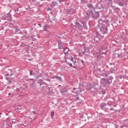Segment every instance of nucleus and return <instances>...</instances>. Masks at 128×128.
<instances>
[{
    "label": "nucleus",
    "mask_w": 128,
    "mask_h": 128,
    "mask_svg": "<svg viewBox=\"0 0 128 128\" xmlns=\"http://www.w3.org/2000/svg\"><path fill=\"white\" fill-rule=\"evenodd\" d=\"M113 79L114 78L112 77V76H110V78L108 79L102 78V79H101L100 80L101 84H102L104 86H110V84H112V82Z\"/></svg>",
    "instance_id": "obj_1"
},
{
    "label": "nucleus",
    "mask_w": 128,
    "mask_h": 128,
    "mask_svg": "<svg viewBox=\"0 0 128 128\" xmlns=\"http://www.w3.org/2000/svg\"><path fill=\"white\" fill-rule=\"evenodd\" d=\"M66 58L67 64H70V66H72V62H74V58H72V56L70 54H67L66 55Z\"/></svg>",
    "instance_id": "obj_2"
},
{
    "label": "nucleus",
    "mask_w": 128,
    "mask_h": 128,
    "mask_svg": "<svg viewBox=\"0 0 128 128\" xmlns=\"http://www.w3.org/2000/svg\"><path fill=\"white\" fill-rule=\"evenodd\" d=\"M92 17L94 20H98V18H100V13H98V12H95L94 13H92Z\"/></svg>",
    "instance_id": "obj_3"
},
{
    "label": "nucleus",
    "mask_w": 128,
    "mask_h": 128,
    "mask_svg": "<svg viewBox=\"0 0 128 128\" xmlns=\"http://www.w3.org/2000/svg\"><path fill=\"white\" fill-rule=\"evenodd\" d=\"M100 108L101 110H105V111H106L108 110V104H106L104 102L100 104Z\"/></svg>",
    "instance_id": "obj_4"
},
{
    "label": "nucleus",
    "mask_w": 128,
    "mask_h": 128,
    "mask_svg": "<svg viewBox=\"0 0 128 128\" xmlns=\"http://www.w3.org/2000/svg\"><path fill=\"white\" fill-rule=\"evenodd\" d=\"M100 32L103 34H104L108 32V27L106 26H102L100 28Z\"/></svg>",
    "instance_id": "obj_5"
},
{
    "label": "nucleus",
    "mask_w": 128,
    "mask_h": 128,
    "mask_svg": "<svg viewBox=\"0 0 128 128\" xmlns=\"http://www.w3.org/2000/svg\"><path fill=\"white\" fill-rule=\"evenodd\" d=\"M100 38L101 36H100V34L96 33L94 38V42H98L100 40Z\"/></svg>",
    "instance_id": "obj_6"
},
{
    "label": "nucleus",
    "mask_w": 128,
    "mask_h": 128,
    "mask_svg": "<svg viewBox=\"0 0 128 128\" xmlns=\"http://www.w3.org/2000/svg\"><path fill=\"white\" fill-rule=\"evenodd\" d=\"M98 22L99 24H102L104 22H105V24H108V20H104L103 18H102L98 20Z\"/></svg>",
    "instance_id": "obj_7"
},
{
    "label": "nucleus",
    "mask_w": 128,
    "mask_h": 128,
    "mask_svg": "<svg viewBox=\"0 0 128 128\" xmlns=\"http://www.w3.org/2000/svg\"><path fill=\"white\" fill-rule=\"evenodd\" d=\"M81 26H82V28H84V30H88L86 22H81Z\"/></svg>",
    "instance_id": "obj_8"
},
{
    "label": "nucleus",
    "mask_w": 128,
    "mask_h": 128,
    "mask_svg": "<svg viewBox=\"0 0 128 128\" xmlns=\"http://www.w3.org/2000/svg\"><path fill=\"white\" fill-rule=\"evenodd\" d=\"M110 72L106 71V72H102V76H104V78H107V76H110Z\"/></svg>",
    "instance_id": "obj_9"
},
{
    "label": "nucleus",
    "mask_w": 128,
    "mask_h": 128,
    "mask_svg": "<svg viewBox=\"0 0 128 128\" xmlns=\"http://www.w3.org/2000/svg\"><path fill=\"white\" fill-rule=\"evenodd\" d=\"M92 88V84H88L86 86V90H91Z\"/></svg>",
    "instance_id": "obj_10"
},
{
    "label": "nucleus",
    "mask_w": 128,
    "mask_h": 128,
    "mask_svg": "<svg viewBox=\"0 0 128 128\" xmlns=\"http://www.w3.org/2000/svg\"><path fill=\"white\" fill-rule=\"evenodd\" d=\"M106 2L110 6L112 5V0H106Z\"/></svg>",
    "instance_id": "obj_11"
},
{
    "label": "nucleus",
    "mask_w": 128,
    "mask_h": 128,
    "mask_svg": "<svg viewBox=\"0 0 128 128\" xmlns=\"http://www.w3.org/2000/svg\"><path fill=\"white\" fill-rule=\"evenodd\" d=\"M58 46V48L60 50H62V49L64 48V46L61 43H59Z\"/></svg>",
    "instance_id": "obj_12"
},
{
    "label": "nucleus",
    "mask_w": 128,
    "mask_h": 128,
    "mask_svg": "<svg viewBox=\"0 0 128 128\" xmlns=\"http://www.w3.org/2000/svg\"><path fill=\"white\" fill-rule=\"evenodd\" d=\"M107 104L109 106H112V102L110 100H108L107 102Z\"/></svg>",
    "instance_id": "obj_13"
},
{
    "label": "nucleus",
    "mask_w": 128,
    "mask_h": 128,
    "mask_svg": "<svg viewBox=\"0 0 128 128\" xmlns=\"http://www.w3.org/2000/svg\"><path fill=\"white\" fill-rule=\"evenodd\" d=\"M50 26H48V25H46L44 26V31L46 32V30H48V28H50Z\"/></svg>",
    "instance_id": "obj_14"
},
{
    "label": "nucleus",
    "mask_w": 128,
    "mask_h": 128,
    "mask_svg": "<svg viewBox=\"0 0 128 128\" xmlns=\"http://www.w3.org/2000/svg\"><path fill=\"white\" fill-rule=\"evenodd\" d=\"M67 64V66H66ZM68 66H69L68 64V63H66V62H64V64L62 65V68H67Z\"/></svg>",
    "instance_id": "obj_15"
},
{
    "label": "nucleus",
    "mask_w": 128,
    "mask_h": 128,
    "mask_svg": "<svg viewBox=\"0 0 128 128\" xmlns=\"http://www.w3.org/2000/svg\"><path fill=\"white\" fill-rule=\"evenodd\" d=\"M104 50V49H100L99 50V52L101 54H106V51L104 52H102V50Z\"/></svg>",
    "instance_id": "obj_16"
},
{
    "label": "nucleus",
    "mask_w": 128,
    "mask_h": 128,
    "mask_svg": "<svg viewBox=\"0 0 128 128\" xmlns=\"http://www.w3.org/2000/svg\"><path fill=\"white\" fill-rule=\"evenodd\" d=\"M88 8H94V6H92V4H88Z\"/></svg>",
    "instance_id": "obj_17"
},
{
    "label": "nucleus",
    "mask_w": 128,
    "mask_h": 128,
    "mask_svg": "<svg viewBox=\"0 0 128 128\" xmlns=\"http://www.w3.org/2000/svg\"><path fill=\"white\" fill-rule=\"evenodd\" d=\"M118 4L120 6H124V4L122 2H119L118 3Z\"/></svg>",
    "instance_id": "obj_18"
},
{
    "label": "nucleus",
    "mask_w": 128,
    "mask_h": 128,
    "mask_svg": "<svg viewBox=\"0 0 128 128\" xmlns=\"http://www.w3.org/2000/svg\"><path fill=\"white\" fill-rule=\"evenodd\" d=\"M64 54H68V48H66L64 50Z\"/></svg>",
    "instance_id": "obj_19"
},
{
    "label": "nucleus",
    "mask_w": 128,
    "mask_h": 128,
    "mask_svg": "<svg viewBox=\"0 0 128 128\" xmlns=\"http://www.w3.org/2000/svg\"><path fill=\"white\" fill-rule=\"evenodd\" d=\"M110 72H112V74H114V72H115L116 70H114V69L111 68H110Z\"/></svg>",
    "instance_id": "obj_20"
},
{
    "label": "nucleus",
    "mask_w": 128,
    "mask_h": 128,
    "mask_svg": "<svg viewBox=\"0 0 128 128\" xmlns=\"http://www.w3.org/2000/svg\"><path fill=\"white\" fill-rule=\"evenodd\" d=\"M56 78H57V80H58L60 82H62V78L58 76H55Z\"/></svg>",
    "instance_id": "obj_21"
},
{
    "label": "nucleus",
    "mask_w": 128,
    "mask_h": 128,
    "mask_svg": "<svg viewBox=\"0 0 128 128\" xmlns=\"http://www.w3.org/2000/svg\"><path fill=\"white\" fill-rule=\"evenodd\" d=\"M54 116V111H52V112H51V116H52V118H53Z\"/></svg>",
    "instance_id": "obj_22"
},
{
    "label": "nucleus",
    "mask_w": 128,
    "mask_h": 128,
    "mask_svg": "<svg viewBox=\"0 0 128 128\" xmlns=\"http://www.w3.org/2000/svg\"><path fill=\"white\" fill-rule=\"evenodd\" d=\"M110 6H111L112 9L114 10L116 9V6H114L112 5H111Z\"/></svg>",
    "instance_id": "obj_23"
},
{
    "label": "nucleus",
    "mask_w": 128,
    "mask_h": 128,
    "mask_svg": "<svg viewBox=\"0 0 128 128\" xmlns=\"http://www.w3.org/2000/svg\"><path fill=\"white\" fill-rule=\"evenodd\" d=\"M84 50H86V52H88L90 48H84Z\"/></svg>",
    "instance_id": "obj_24"
},
{
    "label": "nucleus",
    "mask_w": 128,
    "mask_h": 128,
    "mask_svg": "<svg viewBox=\"0 0 128 128\" xmlns=\"http://www.w3.org/2000/svg\"><path fill=\"white\" fill-rule=\"evenodd\" d=\"M100 94H106V91L104 90H102L101 91V93Z\"/></svg>",
    "instance_id": "obj_25"
},
{
    "label": "nucleus",
    "mask_w": 128,
    "mask_h": 128,
    "mask_svg": "<svg viewBox=\"0 0 128 128\" xmlns=\"http://www.w3.org/2000/svg\"><path fill=\"white\" fill-rule=\"evenodd\" d=\"M104 58V57L102 56L100 54L98 56V58Z\"/></svg>",
    "instance_id": "obj_26"
},
{
    "label": "nucleus",
    "mask_w": 128,
    "mask_h": 128,
    "mask_svg": "<svg viewBox=\"0 0 128 128\" xmlns=\"http://www.w3.org/2000/svg\"><path fill=\"white\" fill-rule=\"evenodd\" d=\"M12 122L14 123V124H16V120H13V122Z\"/></svg>",
    "instance_id": "obj_27"
},
{
    "label": "nucleus",
    "mask_w": 128,
    "mask_h": 128,
    "mask_svg": "<svg viewBox=\"0 0 128 128\" xmlns=\"http://www.w3.org/2000/svg\"><path fill=\"white\" fill-rule=\"evenodd\" d=\"M120 56H122V54H119L118 56V58H120Z\"/></svg>",
    "instance_id": "obj_28"
},
{
    "label": "nucleus",
    "mask_w": 128,
    "mask_h": 128,
    "mask_svg": "<svg viewBox=\"0 0 128 128\" xmlns=\"http://www.w3.org/2000/svg\"><path fill=\"white\" fill-rule=\"evenodd\" d=\"M81 62H82V64L84 65V60H81Z\"/></svg>",
    "instance_id": "obj_29"
},
{
    "label": "nucleus",
    "mask_w": 128,
    "mask_h": 128,
    "mask_svg": "<svg viewBox=\"0 0 128 128\" xmlns=\"http://www.w3.org/2000/svg\"><path fill=\"white\" fill-rule=\"evenodd\" d=\"M32 70L30 72V76H32Z\"/></svg>",
    "instance_id": "obj_30"
},
{
    "label": "nucleus",
    "mask_w": 128,
    "mask_h": 128,
    "mask_svg": "<svg viewBox=\"0 0 128 128\" xmlns=\"http://www.w3.org/2000/svg\"><path fill=\"white\" fill-rule=\"evenodd\" d=\"M118 2H124L125 0H118Z\"/></svg>",
    "instance_id": "obj_31"
},
{
    "label": "nucleus",
    "mask_w": 128,
    "mask_h": 128,
    "mask_svg": "<svg viewBox=\"0 0 128 128\" xmlns=\"http://www.w3.org/2000/svg\"><path fill=\"white\" fill-rule=\"evenodd\" d=\"M110 110H114V108H110Z\"/></svg>",
    "instance_id": "obj_32"
},
{
    "label": "nucleus",
    "mask_w": 128,
    "mask_h": 128,
    "mask_svg": "<svg viewBox=\"0 0 128 128\" xmlns=\"http://www.w3.org/2000/svg\"><path fill=\"white\" fill-rule=\"evenodd\" d=\"M48 10H50V8H48L47 10V12H48Z\"/></svg>",
    "instance_id": "obj_33"
},
{
    "label": "nucleus",
    "mask_w": 128,
    "mask_h": 128,
    "mask_svg": "<svg viewBox=\"0 0 128 128\" xmlns=\"http://www.w3.org/2000/svg\"><path fill=\"white\" fill-rule=\"evenodd\" d=\"M81 118H84V115H82Z\"/></svg>",
    "instance_id": "obj_34"
},
{
    "label": "nucleus",
    "mask_w": 128,
    "mask_h": 128,
    "mask_svg": "<svg viewBox=\"0 0 128 128\" xmlns=\"http://www.w3.org/2000/svg\"><path fill=\"white\" fill-rule=\"evenodd\" d=\"M120 128H124V126H120Z\"/></svg>",
    "instance_id": "obj_35"
},
{
    "label": "nucleus",
    "mask_w": 128,
    "mask_h": 128,
    "mask_svg": "<svg viewBox=\"0 0 128 128\" xmlns=\"http://www.w3.org/2000/svg\"><path fill=\"white\" fill-rule=\"evenodd\" d=\"M24 126H26V124H24Z\"/></svg>",
    "instance_id": "obj_36"
},
{
    "label": "nucleus",
    "mask_w": 128,
    "mask_h": 128,
    "mask_svg": "<svg viewBox=\"0 0 128 128\" xmlns=\"http://www.w3.org/2000/svg\"><path fill=\"white\" fill-rule=\"evenodd\" d=\"M114 108H116V106L114 105Z\"/></svg>",
    "instance_id": "obj_37"
},
{
    "label": "nucleus",
    "mask_w": 128,
    "mask_h": 128,
    "mask_svg": "<svg viewBox=\"0 0 128 128\" xmlns=\"http://www.w3.org/2000/svg\"><path fill=\"white\" fill-rule=\"evenodd\" d=\"M82 120H83V121H84V120H86V119Z\"/></svg>",
    "instance_id": "obj_38"
},
{
    "label": "nucleus",
    "mask_w": 128,
    "mask_h": 128,
    "mask_svg": "<svg viewBox=\"0 0 128 128\" xmlns=\"http://www.w3.org/2000/svg\"><path fill=\"white\" fill-rule=\"evenodd\" d=\"M34 114H36V112H33Z\"/></svg>",
    "instance_id": "obj_39"
},
{
    "label": "nucleus",
    "mask_w": 128,
    "mask_h": 128,
    "mask_svg": "<svg viewBox=\"0 0 128 128\" xmlns=\"http://www.w3.org/2000/svg\"><path fill=\"white\" fill-rule=\"evenodd\" d=\"M127 54H128V51L126 52Z\"/></svg>",
    "instance_id": "obj_40"
},
{
    "label": "nucleus",
    "mask_w": 128,
    "mask_h": 128,
    "mask_svg": "<svg viewBox=\"0 0 128 128\" xmlns=\"http://www.w3.org/2000/svg\"><path fill=\"white\" fill-rule=\"evenodd\" d=\"M119 24H120V21H119Z\"/></svg>",
    "instance_id": "obj_41"
},
{
    "label": "nucleus",
    "mask_w": 128,
    "mask_h": 128,
    "mask_svg": "<svg viewBox=\"0 0 128 128\" xmlns=\"http://www.w3.org/2000/svg\"><path fill=\"white\" fill-rule=\"evenodd\" d=\"M38 26H40V24H38Z\"/></svg>",
    "instance_id": "obj_42"
},
{
    "label": "nucleus",
    "mask_w": 128,
    "mask_h": 128,
    "mask_svg": "<svg viewBox=\"0 0 128 128\" xmlns=\"http://www.w3.org/2000/svg\"><path fill=\"white\" fill-rule=\"evenodd\" d=\"M82 47L84 48V46H81V48H82Z\"/></svg>",
    "instance_id": "obj_43"
},
{
    "label": "nucleus",
    "mask_w": 128,
    "mask_h": 128,
    "mask_svg": "<svg viewBox=\"0 0 128 128\" xmlns=\"http://www.w3.org/2000/svg\"><path fill=\"white\" fill-rule=\"evenodd\" d=\"M16 110H18V109H16Z\"/></svg>",
    "instance_id": "obj_44"
},
{
    "label": "nucleus",
    "mask_w": 128,
    "mask_h": 128,
    "mask_svg": "<svg viewBox=\"0 0 128 128\" xmlns=\"http://www.w3.org/2000/svg\"><path fill=\"white\" fill-rule=\"evenodd\" d=\"M127 60H128V57L127 58Z\"/></svg>",
    "instance_id": "obj_45"
},
{
    "label": "nucleus",
    "mask_w": 128,
    "mask_h": 128,
    "mask_svg": "<svg viewBox=\"0 0 128 128\" xmlns=\"http://www.w3.org/2000/svg\"><path fill=\"white\" fill-rule=\"evenodd\" d=\"M97 128H98V127H97Z\"/></svg>",
    "instance_id": "obj_46"
}]
</instances>
